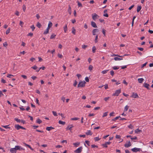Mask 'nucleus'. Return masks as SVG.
Segmentation results:
<instances>
[{
    "instance_id": "f257e3e1",
    "label": "nucleus",
    "mask_w": 153,
    "mask_h": 153,
    "mask_svg": "<svg viewBox=\"0 0 153 153\" xmlns=\"http://www.w3.org/2000/svg\"><path fill=\"white\" fill-rule=\"evenodd\" d=\"M85 83L86 82L84 81L79 82L77 87L78 88H82L84 87L85 86Z\"/></svg>"
},
{
    "instance_id": "f03ea898",
    "label": "nucleus",
    "mask_w": 153,
    "mask_h": 153,
    "mask_svg": "<svg viewBox=\"0 0 153 153\" xmlns=\"http://www.w3.org/2000/svg\"><path fill=\"white\" fill-rule=\"evenodd\" d=\"M92 19L94 20L95 21L97 19H98L99 17V16L96 13L92 14Z\"/></svg>"
},
{
    "instance_id": "7ed1b4c3",
    "label": "nucleus",
    "mask_w": 153,
    "mask_h": 153,
    "mask_svg": "<svg viewBox=\"0 0 153 153\" xmlns=\"http://www.w3.org/2000/svg\"><path fill=\"white\" fill-rule=\"evenodd\" d=\"M121 92V90L119 89L115 91V93L113 94V96H118Z\"/></svg>"
},
{
    "instance_id": "20e7f679",
    "label": "nucleus",
    "mask_w": 153,
    "mask_h": 153,
    "mask_svg": "<svg viewBox=\"0 0 153 153\" xmlns=\"http://www.w3.org/2000/svg\"><path fill=\"white\" fill-rule=\"evenodd\" d=\"M82 146L78 148L77 149L74 151V152L76 153H80L82 150Z\"/></svg>"
},
{
    "instance_id": "39448f33",
    "label": "nucleus",
    "mask_w": 153,
    "mask_h": 153,
    "mask_svg": "<svg viewBox=\"0 0 153 153\" xmlns=\"http://www.w3.org/2000/svg\"><path fill=\"white\" fill-rule=\"evenodd\" d=\"M131 97L134 98H138L139 96L137 93L133 92L132 95L131 96Z\"/></svg>"
},
{
    "instance_id": "423d86ee",
    "label": "nucleus",
    "mask_w": 153,
    "mask_h": 153,
    "mask_svg": "<svg viewBox=\"0 0 153 153\" xmlns=\"http://www.w3.org/2000/svg\"><path fill=\"white\" fill-rule=\"evenodd\" d=\"M131 151L134 152H140L141 150V149L140 148H134L131 149Z\"/></svg>"
},
{
    "instance_id": "0eeeda50",
    "label": "nucleus",
    "mask_w": 153,
    "mask_h": 153,
    "mask_svg": "<svg viewBox=\"0 0 153 153\" xmlns=\"http://www.w3.org/2000/svg\"><path fill=\"white\" fill-rule=\"evenodd\" d=\"M74 127V126L72 124L70 125H68L66 128V129L67 130H70V131H71L72 130V128Z\"/></svg>"
},
{
    "instance_id": "6e6552de",
    "label": "nucleus",
    "mask_w": 153,
    "mask_h": 153,
    "mask_svg": "<svg viewBox=\"0 0 153 153\" xmlns=\"http://www.w3.org/2000/svg\"><path fill=\"white\" fill-rule=\"evenodd\" d=\"M15 148L16 151L18 150H24V149H23L20 146H16Z\"/></svg>"
},
{
    "instance_id": "1a4fd4ad",
    "label": "nucleus",
    "mask_w": 153,
    "mask_h": 153,
    "mask_svg": "<svg viewBox=\"0 0 153 153\" xmlns=\"http://www.w3.org/2000/svg\"><path fill=\"white\" fill-rule=\"evenodd\" d=\"M99 32V30L97 29H94L92 31V34L93 35H95L96 33Z\"/></svg>"
},
{
    "instance_id": "9d476101",
    "label": "nucleus",
    "mask_w": 153,
    "mask_h": 153,
    "mask_svg": "<svg viewBox=\"0 0 153 153\" xmlns=\"http://www.w3.org/2000/svg\"><path fill=\"white\" fill-rule=\"evenodd\" d=\"M143 86L148 89H149V85L148 84H147L146 83H144L143 84Z\"/></svg>"
},
{
    "instance_id": "9b49d317",
    "label": "nucleus",
    "mask_w": 153,
    "mask_h": 153,
    "mask_svg": "<svg viewBox=\"0 0 153 153\" xmlns=\"http://www.w3.org/2000/svg\"><path fill=\"white\" fill-rule=\"evenodd\" d=\"M10 151L11 153H16V151L15 148L10 149Z\"/></svg>"
},
{
    "instance_id": "f8f14e48",
    "label": "nucleus",
    "mask_w": 153,
    "mask_h": 153,
    "mask_svg": "<svg viewBox=\"0 0 153 153\" xmlns=\"http://www.w3.org/2000/svg\"><path fill=\"white\" fill-rule=\"evenodd\" d=\"M91 26L94 27H97V26L96 25V23L93 21H92L91 22Z\"/></svg>"
},
{
    "instance_id": "ddd939ff",
    "label": "nucleus",
    "mask_w": 153,
    "mask_h": 153,
    "mask_svg": "<svg viewBox=\"0 0 153 153\" xmlns=\"http://www.w3.org/2000/svg\"><path fill=\"white\" fill-rule=\"evenodd\" d=\"M131 146V143L129 141L128 142V144H125L124 145V146L126 148H128Z\"/></svg>"
},
{
    "instance_id": "4468645a",
    "label": "nucleus",
    "mask_w": 153,
    "mask_h": 153,
    "mask_svg": "<svg viewBox=\"0 0 153 153\" xmlns=\"http://www.w3.org/2000/svg\"><path fill=\"white\" fill-rule=\"evenodd\" d=\"M144 80V79L143 78H139L138 79V81L139 83H142Z\"/></svg>"
},
{
    "instance_id": "2eb2a0df",
    "label": "nucleus",
    "mask_w": 153,
    "mask_h": 153,
    "mask_svg": "<svg viewBox=\"0 0 153 153\" xmlns=\"http://www.w3.org/2000/svg\"><path fill=\"white\" fill-rule=\"evenodd\" d=\"M52 23L51 22H49L48 24V27H47V28H48V29H50L51 27H52Z\"/></svg>"
},
{
    "instance_id": "dca6fc26",
    "label": "nucleus",
    "mask_w": 153,
    "mask_h": 153,
    "mask_svg": "<svg viewBox=\"0 0 153 153\" xmlns=\"http://www.w3.org/2000/svg\"><path fill=\"white\" fill-rule=\"evenodd\" d=\"M85 134L87 135H91L92 134V133L91 132L90 130H88L85 133Z\"/></svg>"
},
{
    "instance_id": "f3484780",
    "label": "nucleus",
    "mask_w": 153,
    "mask_h": 153,
    "mask_svg": "<svg viewBox=\"0 0 153 153\" xmlns=\"http://www.w3.org/2000/svg\"><path fill=\"white\" fill-rule=\"evenodd\" d=\"M68 11L69 13L70 14V15H71V7L70 5H69V6H68Z\"/></svg>"
},
{
    "instance_id": "a211bd4d",
    "label": "nucleus",
    "mask_w": 153,
    "mask_h": 153,
    "mask_svg": "<svg viewBox=\"0 0 153 153\" xmlns=\"http://www.w3.org/2000/svg\"><path fill=\"white\" fill-rule=\"evenodd\" d=\"M54 129V128L53 127L51 126V127H46V130L48 131H50L52 129Z\"/></svg>"
},
{
    "instance_id": "6ab92c4d",
    "label": "nucleus",
    "mask_w": 153,
    "mask_h": 153,
    "mask_svg": "<svg viewBox=\"0 0 153 153\" xmlns=\"http://www.w3.org/2000/svg\"><path fill=\"white\" fill-rule=\"evenodd\" d=\"M142 131L141 130H139V129L137 128L135 130V132L136 133L138 134L140 132H141Z\"/></svg>"
},
{
    "instance_id": "aec40b11",
    "label": "nucleus",
    "mask_w": 153,
    "mask_h": 153,
    "mask_svg": "<svg viewBox=\"0 0 153 153\" xmlns=\"http://www.w3.org/2000/svg\"><path fill=\"white\" fill-rule=\"evenodd\" d=\"M24 144L25 146L28 147L30 149H31L32 150H33V149L32 148V147L30 146V145H28L25 143H24Z\"/></svg>"
},
{
    "instance_id": "412c9836",
    "label": "nucleus",
    "mask_w": 153,
    "mask_h": 153,
    "mask_svg": "<svg viewBox=\"0 0 153 153\" xmlns=\"http://www.w3.org/2000/svg\"><path fill=\"white\" fill-rule=\"evenodd\" d=\"M58 123L59 124L62 125H64L65 124V122L62 121L60 120L59 121Z\"/></svg>"
},
{
    "instance_id": "4be33fe9",
    "label": "nucleus",
    "mask_w": 153,
    "mask_h": 153,
    "mask_svg": "<svg viewBox=\"0 0 153 153\" xmlns=\"http://www.w3.org/2000/svg\"><path fill=\"white\" fill-rule=\"evenodd\" d=\"M15 128L17 130H19L21 128V126L19 125H15Z\"/></svg>"
},
{
    "instance_id": "5701e85b",
    "label": "nucleus",
    "mask_w": 153,
    "mask_h": 153,
    "mask_svg": "<svg viewBox=\"0 0 153 153\" xmlns=\"http://www.w3.org/2000/svg\"><path fill=\"white\" fill-rule=\"evenodd\" d=\"M64 30L65 33H66L68 30L67 25H65L64 27Z\"/></svg>"
},
{
    "instance_id": "b1692460",
    "label": "nucleus",
    "mask_w": 153,
    "mask_h": 153,
    "mask_svg": "<svg viewBox=\"0 0 153 153\" xmlns=\"http://www.w3.org/2000/svg\"><path fill=\"white\" fill-rule=\"evenodd\" d=\"M141 6L140 5L138 6L137 8V11L139 12L141 10Z\"/></svg>"
},
{
    "instance_id": "393cba45",
    "label": "nucleus",
    "mask_w": 153,
    "mask_h": 153,
    "mask_svg": "<svg viewBox=\"0 0 153 153\" xmlns=\"http://www.w3.org/2000/svg\"><path fill=\"white\" fill-rule=\"evenodd\" d=\"M79 144V142H77L73 143V145L76 147H77Z\"/></svg>"
},
{
    "instance_id": "a878e982",
    "label": "nucleus",
    "mask_w": 153,
    "mask_h": 153,
    "mask_svg": "<svg viewBox=\"0 0 153 153\" xmlns=\"http://www.w3.org/2000/svg\"><path fill=\"white\" fill-rule=\"evenodd\" d=\"M36 123L40 124L42 123V121L39 118H38L36 120Z\"/></svg>"
},
{
    "instance_id": "bb28decb",
    "label": "nucleus",
    "mask_w": 153,
    "mask_h": 153,
    "mask_svg": "<svg viewBox=\"0 0 153 153\" xmlns=\"http://www.w3.org/2000/svg\"><path fill=\"white\" fill-rule=\"evenodd\" d=\"M128 108L129 106L127 105H126L124 108V111H127L128 110Z\"/></svg>"
},
{
    "instance_id": "cd10ccee",
    "label": "nucleus",
    "mask_w": 153,
    "mask_h": 153,
    "mask_svg": "<svg viewBox=\"0 0 153 153\" xmlns=\"http://www.w3.org/2000/svg\"><path fill=\"white\" fill-rule=\"evenodd\" d=\"M42 25L39 22H38L36 24V26L39 28H40Z\"/></svg>"
},
{
    "instance_id": "c85d7f7f",
    "label": "nucleus",
    "mask_w": 153,
    "mask_h": 153,
    "mask_svg": "<svg viewBox=\"0 0 153 153\" xmlns=\"http://www.w3.org/2000/svg\"><path fill=\"white\" fill-rule=\"evenodd\" d=\"M49 29H48V28H47L46 30L44 32V34H46L48 33L49 30Z\"/></svg>"
},
{
    "instance_id": "c756f323",
    "label": "nucleus",
    "mask_w": 153,
    "mask_h": 153,
    "mask_svg": "<svg viewBox=\"0 0 153 153\" xmlns=\"http://www.w3.org/2000/svg\"><path fill=\"white\" fill-rule=\"evenodd\" d=\"M56 36V35L54 33H53L51 36L50 37V39H54Z\"/></svg>"
},
{
    "instance_id": "7c9ffc66",
    "label": "nucleus",
    "mask_w": 153,
    "mask_h": 153,
    "mask_svg": "<svg viewBox=\"0 0 153 153\" xmlns=\"http://www.w3.org/2000/svg\"><path fill=\"white\" fill-rule=\"evenodd\" d=\"M114 59L116 61L120 60H122L123 59L122 58H119L117 57H115L114 58Z\"/></svg>"
},
{
    "instance_id": "2f4dec72",
    "label": "nucleus",
    "mask_w": 153,
    "mask_h": 153,
    "mask_svg": "<svg viewBox=\"0 0 153 153\" xmlns=\"http://www.w3.org/2000/svg\"><path fill=\"white\" fill-rule=\"evenodd\" d=\"M120 116H118V117H115V118L113 119H112V121H115L116 120H117L119 118H120Z\"/></svg>"
},
{
    "instance_id": "473e14b6",
    "label": "nucleus",
    "mask_w": 153,
    "mask_h": 153,
    "mask_svg": "<svg viewBox=\"0 0 153 153\" xmlns=\"http://www.w3.org/2000/svg\"><path fill=\"white\" fill-rule=\"evenodd\" d=\"M72 33L74 34H75V32H76V30L75 29V28L74 27H73L72 28Z\"/></svg>"
},
{
    "instance_id": "72a5a7b5",
    "label": "nucleus",
    "mask_w": 153,
    "mask_h": 153,
    "mask_svg": "<svg viewBox=\"0 0 153 153\" xmlns=\"http://www.w3.org/2000/svg\"><path fill=\"white\" fill-rule=\"evenodd\" d=\"M10 28H8V29L7 30L6 32V34H8L9 33H10Z\"/></svg>"
},
{
    "instance_id": "f704fd0d",
    "label": "nucleus",
    "mask_w": 153,
    "mask_h": 153,
    "mask_svg": "<svg viewBox=\"0 0 153 153\" xmlns=\"http://www.w3.org/2000/svg\"><path fill=\"white\" fill-rule=\"evenodd\" d=\"M109 71L108 70H104L102 71L101 72L103 74H106L107 72Z\"/></svg>"
},
{
    "instance_id": "c9c22d12",
    "label": "nucleus",
    "mask_w": 153,
    "mask_h": 153,
    "mask_svg": "<svg viewBox=\"0 0 153 153\" xmlns=\"http://www.w3.org/2000/svg\"><path fill=\"white\" fill-rule=\"evenodd\" d=\"M77 2L78 4V5L79 7H82V4L79 2L78 1H77Z\"/></svg>"
},
{
    "instance_id": "e433bc0d",
    "label": "nucleus",
    "mask_w": 153,
    "mask_h": 153,
    "mask_svg": "<svg viewBox=\"0 0 153 153\" xmlns=\"http://www.w3.org/2000/svg\"><path fill=\"white\" fill-rule=\"evenodd\" d=\"M93 68V67L92 65H90L89 66L88 69L90 71H91L92 70Z\"/></svg>"
},
{
    "instance_id": "4c0bfd02",
    "label": "nucleus",
    "mask_w": 153,
    "mask_h": 153,
    "mask_svg": "<svg viewBox=\"0 0 153 153\" xmlns=\"http://www.w3.org/2000/svg\"><path fill=\"white\" fill-rule=\"evenodd\" d=\"M96 50V48L95 46H94L92 48V51L93 53H94L95 52Z\"/></svg>"
},
{
    "instance_id": "58836bf2",
    "label": "nucleus",
    "mask_w": 153,
    "mask_h": 153,
    "mask_svg": "<svg viewBox=\"0 0 153 153\" xmlns=\"http://www.w3.org/2000/svg\"><path fill=\"white\" fill-rule=\"evenodd\" d=\"M94 139L95 141H98L100 140V138H99L98 137H94Z\"/></svg>"
},
{
    "instance_id": "ea45409f",
    "label": "nucleus",
    "mask_w": 153,
    "mask_h": 153,
    "mask_svg": "<svg viewBox=\"0 0 153 153\" xmlns=\"http://www.w3.org/2000/svg\"><path fill=\"white\" fill-rule=\"evenodd\" d=\"M108 113V112H106L104 113L103 114L102 116V117H106Z\"/></svg>"
},
{
    "instance_id": "a19ab883",
    "label": "nucleus",
    "mask_w": 153,
    "mask_h": 153,
    "mask_svg": "<svg viewBox=\"0 0 153 153\" xmlns=\"http://www.w3.org/2000/svg\"><path fill=\"white\" fill-rule=\"evenodd\" d=\"M9 125H7V126H2L6 128H10V127H9Z\"/></svg>"
},
{
    "instance_id": "79ce46f5",
    "label": "nucleus",
    "mask_w": 153,
    "mask_h": 153,
    "mask_svg": "<svg viewBox=\"0 0 153 153\" xmlns=\"http://www.w3.org/2000/svg\"><path fill=\"white\" fill-rule=\"evenodd\" d=\"M79 119V118L78 117H74V118H71V120H77Z\"/></svg>"
},
{
    "instance_id": "37998d69",
    "label": "nucleus",
    "mask_w": 153,
    "mask_h": 153,
    "mask_svg": "<svg viewBox=\"0 0 153 153\" xmlns=\"http://www.w3.org/2000/svg\"><path fill=\"white\" fill-rule=\"evenodd\" d=\"M14 120L16 121L17 122L20 123L21 122V120L18 118H15L14 119Z\"/></svg>"
},
{
    "instance_id": "c03bdc74",
    "label": "nucleus",
    "mask_w": 153,
    "mask_h": 153,
    "mask_svg": "<svg viewBox=\"0 0 153 153\" xmlns=\"http://www.w3.org/2000/svg\"><path fill=\"white\" fill-rule=\"evenodd\" d=\"M98 37V35H97L96 36L95 39V43H97L98 42V41H97Z\"/></svg>"
},
{
    "instance_id": "a18cd8bd",
    "label": "nucleus",
    "mask_w": 153,
    "mask_h": 153,
    "mask_svg": "<svg viewBox=\"0 0 153 153\" xmlns=\"http://www.w3.org/2000/svg\"><path fill=\"white\" fill-rule=\"evenodd\" d=\"M30 28L32 29V31H33L35 29V27L34 25H32L30 26Z\"/></svg>"
},
{
    "instance_id": "49530a36",
    "label": "nucleus",
    "mask_w": 153,
    "mask_h": 153,
    "mask_svg": "<svg viewBox=\"0 0 153 153\" xmlns=\"http://www.w3.org/2000/svg\"><path fill=\"white\" fill-rule=\"evenodd\" d=\"M114 71L112 70L110 71V74L112 76H113L114 75Z\"/></svg>"
},
{
    "instance_id": "de8ad7c7",
    "label": "nucleus",
    "mask_w": 153,
    "mask_h": 153,
    "mask_svg": "<svg viewBox=\"0 0 153 153\" xmlns=\"http://www.w3.org/2000/svg\"><path fill=\"white\" fill-rule=\"evenodd\" d=\"M105 31L106 30L105 29H102V32L104 34V36H105Z\"/></svg>"
},
{
    "instance_id": "09e8293b",
    "label": "nucleus",
    "mask_w": 153,
    "mask_h": 153,
    "mask_svg": "<svg viewBox=\"0 0 153 153\" xmlns=\"http://www.w3.org/2000/svg\"><path fill=\"white\" fill-rule=\"evenodd\" d=\"M58 57L60 58H62L63 57V56L61 54H58Z\"/></svg>"
},
{
    "instance_id": "8fccbe9b",
    "label": "nucleus",
    "mask_w": 153,
    "mask_h": 153,
    "mask_svg": "<svg viewBox=\"0 0 153 153\" xmlns=\"http://www.w3.org/2000/svg\"><path fill=\"white\" fill-rule=\"evenodd\" d=\"M1 82L3 83H6V81L4 79H2L1 80Z\"/></svg>"
},
{
    "instance_id": "3c124183",
    "label": "nucleus",
    "mask_w": 153,
    "mask_h": 153,
    "mask_svg": "<svg viewBox=\"0 0 153 153\" xmlns=\"http://www.w3.org/2000/svg\"><path fill=\"white\" fill-rule=\"evenodd\" d=\"M113 69L114 70H117L119 68V67H117L116 66H114L112 67Z\"/></svg>"
},
{
    "instance_id": "603ef678",
    "label": "nucleus",
    "mask_w": 153,
    "mask_h": 153,
    "mask_svg": "<svg viewBox=\"0 0 153 153\" xmlns=\"http://www.w3.org/2000/svg\"><path fill=\"white\" fill-rule=\"evenodd\" d=\"M110 97H106L104 98V100L105 101H107L109 99Z\"/></svg>"
},
{
    "instance_id": "864d4df0",
    "label": "nucleus",
    "mask_w": 153,
    "mask_h": 153,
    "mask_svg": "<svg viewBox=\"0 0 153 153\" xmlns=\"http://www.w3.org/2000/svg\"><path fill=\"white\" fill-rule=\"evenodd\" d=\"M52 113H53V115L54 116H57V113H56V112L54 111H53Z\"/></svg>"
},
{
    "instance_id": "5fc2aeb1",
    "label": "nucleus",
    "mask_w": 153,
    "mask_h": 153,
    "mask_svg": "<svg viewBox=\"0 0 153 153\" xmlns=\"http://www.w3.org/2000/svg\"><path fill=\"white\" fill-rule=\"evenodd\" d=\"M77 84V82L76 81H75L73 85L74 87H76V85Z\"/></svg>"
},
{
    "instance_id": "6e6d98bb",
    "label": "nucleus",
    "mask_w": 153,
    "mask_h": 153,
    "mask_svg": "<svg viewBox=\"0 0 153 153\" xmlns=\"http://www.w3.org/2000/svg\"><path fill=\"white\" fill-rule=\"evenodd\" d=\"M31 68L34 70H36L37 68V67L36 65H34V66L31 67Z\"/></svg>"
},
{
    "instance_id": "4d7b16f0",
    "label": "nucleus",
    "mask_w": 153,
    "mask_h": 153,
    "mask_svg": "<svg viewBox=\"0 0 153 153\" xmlns=\"http://www.w3.org/2000/svg\"><path fill=\"white\" fill-rule=\"evenodd\" d=\"M85 143L87 144L88 146H90V142L88 140H86L85 141Z\"/></svg>"
},
{
    "instance_id": "13d9d810",
    "label": "nucleus",
    "mask_w": 153,
    "mask_h": 153,
    "mask_svg": "<svg viewBox=\"0 0 153 153\" xmlns=\"http://www.w3.org/2000/svg\"><path fill=\"white\" fill-rule=\"evenodd\" d=\"M128 127L129 128L132 129L133 128V127L131 124H130L128 126Z\"/></svg>"
},
{
    "instance_id": "bf43d9fd",
    "label": "nucleus",
    "mask_w": 153,
    "mask_h": 153,
    "mask_svg": "<svg viewBox=\"0 0 153 153\" xmlns=\"http://www.w3.org/2000/svg\"><path fill=\"white\" fill-rule=\"evenodd\" d=\"M31 78L33 80H34L36 79L37 77L36 76H33L31 77Z\"/></svg>"
},
{
    "instance_id": "052dcab7",
    "label": "nucleus",
    "mask_w": 153,
    "mask_h": 153,
    "mask_svg": "<svg viewBox=\"0 0 153 153\" xmlns=\"http://www.w3.org/2000/svg\"><path fill=\"white\" fill-rule=\"evenodd\" d=\"M21 76L25 79H27V76L25 75H22Z\"/></svg>"
},
{
    "instance_id": "680f3d73",
    "label": "nucleus",
    "mask_w": 153,
    "mask_h": 153,
    "mask_svg": "<svg viewBox=\"0 0 153 153\" xmlns=\"http://www.w3.org/2000/svg\"><path fill=\"white\" fill-rule=\"evenodd\" d=\"M123 83L126 85H128V83L126 82V80H124L123 81Z\"/></svg>"
},
{
    "instance_id": "e2e57ef3",
    "label": "nucleus",
    "mask_w": 153,
    "mask_h": 153,
    "mask_svg": "<svg viewBox=\"0 0 153 153\" xmlns=\"http://www.w3.org/2000/svg\"><path fill=\"white\" fill-rule=\"evenodd\" d=\"M137 49L139 50L140 51H143V48H142L138 47L137 48Z\"/></svg>"
},
{
    "instance_id": "0e129e2a",
    "label": "nucleus",
    "mask_w": 153,
    "mask_h": 153,
    "mask_svg": "<svg viewBox=\"0 0 153 153\" xmlns=\"http://www.w3.org/2000/svg\"><path fill=\"white\" fill-rule=\"evenodd\" d=\"M3 46L4 47H6L7 45V43L6 42H5L3 44Z\"/></svg>"
},
{
    "instance_id": "69168bd1",
    "label": "nucleus",
    "mask_w": 153,
    "mask_h": 153,
    "mask_svg": "<svg viewBox=\"0 0 153 153\" xmlns=\"http://www.w3.org/2000/svg\"><path fill=\"white\" fill-rule=\"evenodd\" d=\"M36 17L38 19H39V18H40V16L38 14H36Z\"/></svg>"
},
{
    "instance_id": "338daca9",
    "label": "nucleus",
    "mask_w": 153,
    "mask_h": 153,
    "mask_svg": "<svg viewBox=\"0 0 153 153\" xmlns=\"http://www.w3.org/2000/svg\"><path fill=\"white\" fill-rule=\"evenodd\" d=\"M65 98L64 97H62L61 98V100L63 101V102H64L65 100Z\"/></svg>"
},
{
    "instance_id": "774afa93",
    "label": "nucleus",
    "mask_w": 153,
    "mask_h": 153,
    "mask_svg": "<svg viewBox=\"0 0 153 153\" xmlns=\"http://www.w3.org/2000/svg\"><path fill=\"white\" fill-rule=\"evenodd\" d=\"M87 47V45H84L82 46V48L83 49H85Z\"/></svg>"
}]
</instances>
